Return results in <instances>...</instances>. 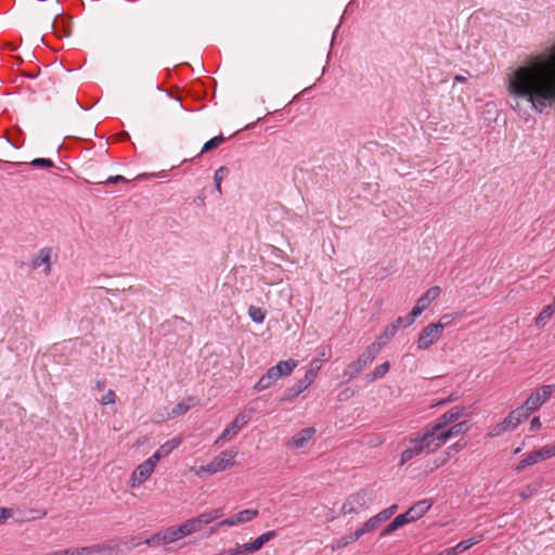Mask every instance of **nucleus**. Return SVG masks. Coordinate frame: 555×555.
<instances>
[{
	"instance_id": "1",
	"label": "nucleus",
	"mask_w": 555,
	"mask_h": 555,
	"mask_svg": "<svg viewBox=\"0 0 555 555\" xmlns=\"http://www.w3.org/2000/svg\"><path fill=\"white\" fill-rule=\"evenodd\" d=\"M507 91L515 102L512 107L518 112L519 100L539 113L555 103V43L545 52L528 55L509 75Z\"/></svg>"
},
{
	"instance_id": "2",
	"label": "nucleus",
	"mask_w": 555,
	"mask_h": 555,
	"mask_svg": "<svg viewBox=\"0 0 555 555\" xmlns=\"http://www.w3.org/2000/svg\"><path fill=\"white\" fill-rule=\"evenodd\" d=\"M382 349L379 343H372L358 357L356 361L350 362L344 371V377L347 380L356 378L369 364H371L377 357Z\"/></svg>"
},
{
	"instance_id": "3",
	"label": "nucleus",
	"mask_w": 555,
	"mask_h": 555,
	"mask_svg": "<svg viewBox=\"0 0 555 555\" xmlns=\"http://www.w3.org/2000/svg\"><path fill=\"white\" fill-rule=\"evenodd\" d=\"M237 455L236 449H229L222 451L219 455H217L211 462L207 465H202L196 470L197 476H202L203 473H207L210 475L224 472L229 468H232L236 462L235 457Z\"/></svg>"
},
{
	"instance_id": "4",
	"label": "nucleus",
	"mask_w": 555,
	"mask_h": 555,
	"mask_svg": "<svg viewBox=\"0 0 555 555\" xmlns=\"http://www.w3.org/2000/svg\"><path fill=\"white\" fill-rule=\"evenodd\" d=\"M428 437L429 436L423 431L418 437L411 439L406 449L401 453L400 465L408 463L416 456L434 452Z\"/></svg>"
},
{
	"instance_id": "5",
	"label": "nucleus",
	"mask_w": 555,
	"mask_h": 555,
	"mask_svg": "<svg viewBox=\"0 0 555 555\" xmlns=\"http://www.w3.org/2000/svg\"><path fill=\"white\" fill-rule=\"evenodd\" d=\"M317 363L313 361L312 364ZM320 370V365L315 364V366L311 365L310 369L306 371L304 378L299 379L294 386L287 388L280 401L282 402H291L295 398H297L300 393H302L306 389L310 387V385L314 382L318 376V372Z\"/></svg>"
},
{
	"instance_id": "6",
	"label": "nucleus",
	"mask_w": 555,
	"mask_h": 555,
	"mask_svg": "<svg viewBox=\"0 0 555 555\" xmlns=\"http://www.w3.org/2000/svg\"><path fill=\"white\" fill-rule=\"evenodd\" d=\"M373 501L372 493L367 490H360L348 496L341 509L344 514H358L360 509L366 508Z\"/></svg>"
},
{
	"instance_id": "7",
	"label": "nucleus",
	"mask_w": 555,
	"mask_h": 555,
	"mask_svg": "<svg viewBox=\"0 0 555 555\" xmlns=\"http://www.w3.org/2000/svg\"><path fill=\"white\" fill-rule=\"evenodd\" d=\"M555 391V385H543L535 389L525 401L524 409L527 410L529 415L537 411L544 402H546L552 393Z\"/></svg>"
},
{
	"instance_id": "8",
	"label": "nucleus",
	"mask_w": 555,
	"mask_h": 555,
	"mask_svg": "<svg viewBox=\"0 0 555 555\" xmlns=\"http://www.w3.org/2000/svg\"><path fill=\"white\" fill-rule=\"evenodd\" d=\"M254 410L244 411L238 413L230 425H228L222 434L215 441L219 444L223 440L232 439L238 431L250 421Z\"/></svg>"
},
{
	"instance_id": "9",
	"label": "nucleus",
	"mask_w": 555,
	"mask_h": 555,
	"mask_svg": "<svg viewBox=\"0 0 555 555\" xmlns=\"http://www.w3.org/2000/svg\"><path fill=\"white\" fill-rule=\"evenodd\" d=\"M443 332V325L441 324H429L425 326L420 333L416 341V347L420 350H426L430 348L441 337Z\"/></svg>"
},
{
	"instance_id": "10",
	"label": "nucleus",
	"mask_w": 555,
	"mask_h": 555,
	"mask_svg": "<svg viewBox=\"0 0 555 555\" xmlns=\"http://www.w3.org/2000/svg\"><path fill=\"white\" fill-rule=\"evenodd\" d=\"M397 509H398L397 504H393V505L383 509L375 516L371 517L367 521H365L363 524V526L360 527V530L362 531L363 534L375 531L377 528H379L382 526L383 522L388 520L397 512Z\"/></svg>"
},
{
	"instance_id": "11",
	"label": "nucleus",
	"mask_w": 555,
	"mask_h": 555,
	"mask_svg": "<svg viewBox=\"0 0 555 555\" xmlns=\"http://www.w3.org/2000/svg\"><path fill=\"white\" fill-rule=\"evenodd\" d=\"M156 464L149 457L143 463H141L132 473L130 477V487L137 488L143 482H145L151 475L154 473Z\"/></svg>"
},
{
	"instance_id": "12",
	"label": "nucleus",
	"mask_w": 555,
	"mask_h": 555,
	"mask_svg": "<svg viewBox=\"0 0 555 555\" xmlns=\"http://www.w3.org/2000/svg\"><path fill=\"white\" fill-rule=\"evenodd\" d=\"M466 411L467 408L463 405L452 408L434 422V430L444 429L450 424L456 422L461 416L465 415Z\"/></svg>"
},
{
	"instance_id": "13",
	"label": "nucleus",
	"mask_w": 555,
	"mask_h": 555,
	"mask_svg": "<svg viewBox=\"0 0 555 555\" xmlns=\"http://www.w3.org/2000/svg\"><path fill=\"white\" fill-rule=\"evenodd\" d=\"M425 434L428 435L429 443L434 450H438L440 447H442L449 439L452 438L450 434V428L446 430H434V423L428 424L425 429Z\"/></svg>"
},
{
	"instance_id": "14",
	"label": "nucleus",
	"mask_w": 555,
	"mask_h": 555,
	"mask_svg": "<svg viewBox=\"0 0 555 555\" xmlns=\"http://www.w3.org/2000/svg\"><path fill=\"white\" fill-rule=\"evenodd\" d=\"M115 545L109 542L69 550L72 555H111Z\"/></svg>"
},
{
	"instance_id": "15",
	"label": "nucleus",
	"mask_w": 555,
	"mask_h": 555,
	"mask_svg": "<svg viewBox=\"0 0 555 555\" xmlns=\"http://www.w3.org/2000/svg\"><path fill=\"white\" fill-rule=\"evenodd\" d=\"M441 293V288L439 286H431L428 288L416 301L414 308V313L420 312L423 313L430 304L436 300Z\"/></svg>"
},
{
	"instance_id": "16",
	"label": "nucleus",
	"mask_w": 555,
	"mask_h": 555,
	"mask_svg": "<svg viewBox=\"0 0 555 555\" xmlns=\"http://www.w3.org/2000/svg\"><path fill=\"white\" fill-rule=\"evenodd\" d=\"M257 516H258L257 509H243V511L238 512L237 514L221 520L220 522H218L217 527L236 526L238 524L248 522Z\"/></svg>"
},
{
	"instance_id": "17",
	"label": "nucleus",
	"mask_w": 555,
	"mask_h": 555,
	"mask_svg": "<svg viewBox=\"0 0 555 555\" xmlns=\"http://www.w3.org/2000/svg\"><path fill=\"white\" fill-rule=\"evenodd\" d=\"M529 417V413L522 406H518L517 409L509 412V414L503 420L505 428L507 430H514L517 428L519 424L526 421Z\"/></svg>"
},
{
	"instance_id": "18",
	"label": "nucleus",
	"mask_w": 555,
	"mask_h": 555,
	"mask_svg": "<svg viewBox=\"0 0 555 555\" xmlns=\"http://www.w3.org/2000/svg\"><path fill=\"white\" fill-rule=\"evenodd\" d=\"M315 434V429L313 427H307L298 431L286 443V446L291 449H300L306 446V443L312 439Z\"/></svg>"
},
{
	"instance_id": "19",
	"label": "nucleus",
	"mask_w": 555,
	"mask_h": 555,
	"mask_svg": "<svg viewBox=\"0 0 555 555\" xmlns=\"http://www.w3.org/2000/svg\"><path fill=\"white\" fill-rule=\"evenodd\" d=\"M51 257H52V248L43 247L38 254L34 257L31 261V267L37 269L41 266H44V273L48 275L51 273Z\"/></svg>"
},
{
	"instance_id": "20",
	"label": "nucleus",
	"mask_w": 555,
	"mask_h": 555,
	"mask_svg": "<svg viewBox=\"0 0 555 555\" xmlns=\"http://www.w3.org/2000/svg\"><path fill=\"white\" fill-rule=\"evenodd\" d=\"M180 438H173L169 441H166L152 456H150V459L157 465L162 457L169 455L176 448L180 446Z\"/></svg>"
},
{
	"instance_id": "21",
	"label": "nucleus",
	"mask_w": 555,
	"mask_h": 555,
	"mask_svg": "<svg viewBox=\"0 0 555 555\" xmlns=\"http://www.w3.org/2000/svg\"><path fill=\"white\" fill-rule=\"evenodd\" d=\"M297 365L298 362L296 360L288 359L285 361H280L276 365L272 366L271 370L279 379L281 377L291 375Z\"/></svg>"
},
{
	"instance_id": "22",
	"label": "nucleus",
	"mask_w": 555,
	"mask_h": 555,
	"mask_svg": "<svg viewBox=\"0 0 555 555\" xmlns=\"http://www.w3.org/2000/svg\"><path fill=\"white\" fill-rule=\"evenodd\" d=\"M278 380L271 367L263 374L255 385L256 391H262L271 387Z\"/></svg>"
},
{
	"instance_id": "23",
	"label": "nucleus",
	"mask_w": 555,
	"mask_h": 555,
	"mask_svg": "<svg viewBox=\"0 0 555 555\" xmlns=\"http://www.w3.org/2000/svg\"><path fill=\"white\" fill-rule=\"evenodd\" d=\"M482 538H483L482 534H477L469 539L463 540V541L459 542L455 546H453L452 550H454L455 555H459V554L467 551L475 544L479 543L482 540Z\"/></svg>"
},
{
	"instance_id": "24",
	"label": "nucleus",
	"mask_w": 555,
	"mask_h": 555,
	"mask_svg": "<svg viewBox=\"0 0 555 555\" xmlns=\"http://www.w3.org/2000/svg\"><path fill=\"white\" fill-rule=\"evenodd\" d=\"M555 312V301L551 305L545 306L535 319V325L543 327Z\"/></svg>"
},
{
	"instance_id": "25",
	"label": "nucleus",
	"mask_w": 555,
	"mask_h": 555,
	"mask_svg": "<svg viewBox=\"0 0 555 555\" xmlns=\"http://www.w3.org/2000/svg\"><path fill=\"white\" fill-rule=\"evenodd\" d=\"M363 535L362 531L359 529H357L356 531H353L352 533L348 534V535H344L341 537L336 545L332 546V550L333 551H336V550H339V548H343V547H346L347 545H349L350 543L352 542H356L357 540H359L361 537Z\"/></svg>"
},
{
	"instance_id": "26",
	"label": "nucleus",
	"mask_w": 555,
	"mask_h": 555,
	"mask_svg": "<svg viewBox=\"0 0 555 555\" xmlns=\"http://www.w3.org/2000/svg\"><path fill=\"white\" fill-rule=\"evenodd\" d=\"M389 369L390 363L388 361H385L380 365H377L371 374L366 375L365 378L369 383H373L377 379L383 378L388 373Z\"/></svg>"
},
{
	"instance_id": "27",
	"label": "nucleus",
	"mask_w": 555,
	"mask_h": 555,
	"mask_svg": "<svg viewBox=\"0 0 555 555\" xmlns=\"http://www.w3.org/2000/svg\"><path fill=\"white\" fill-rule=\"evenodd\" d=\"M406 524L405 518L400 514L380 531V537H387Z\"/></svg>"
},
{
	"instance_id": "28",
	"label": "nucleus",
	"mask_w": 555,
	"mask_h": 555,
	"mask_svg": "<svg viewBox=\"0 0 555 555\" xmlns=\"http://www.w3.org/2000/svg\"><path fill=\"white\" fill-rule=\"evenodd\" d=\"M431 507V501L430 500H422L416 502L413 506L409 508L411 511V514L414 515L416 519H420L427 511Z\"/></svg>"
},
{
	"instance_id": "29",
	"label": "nucleus",
	"mask_w": 555,
	"mask_h": 555,
	"mask_svg": "<svg viewBox=\"0 0 555 555\" xmlns=\"http://www.w3.org/2000/svg\"><path fill=\"white\" fill-rule=\"evenodd\" d=\"M225 138L220 134V135H216L214 138H211L210 140H208L202 147L199 154L197 155V157L202 154H205V153H208L217 147H219L221 144H223L225 142Z\"/></svg>"
},
{
	"instance_id": "30",
	"label": "nucleus",
	"mask_w": 555,
	"mask_h": 555,
	"mask_svg": "<svg viewBox=\"0 0 555 555\" xmlns=\"http://www.w3.org/2000/svg\"><path fill=\"white\" fill-rule=\"evenodd\" d=\"M186 524L192 533L198 532L204 526L208 525L207 519L205 518L204 513L199 514L196 517L190 518L186 520Z\"/></svg>"
},
{
	"instance_id": "31",
	"label": "nucleus",
	"mask_w": 555,
	"mask_h": 555,
	"mask_svg": "<svg viewBox=\"0 0 555 555\" xmlns=\"http://www.w3.org/2000/svg\"><path fill=\"white\" fill-rule=\"evenodd\" d=\"M229 169L225 166H221L215 171L214 175V181H215V189L219 194H222L221 183L223 179L228 176Z\"/></svg>"
},
{
	"instance_id": "32",
	"label": "nucleus",
	"mask_w": 555,
	"mask_h": 555,
	"mask_svg": "<svg viewBox=\"0 0 555 555\" xmlns=\"http://www.w3.org/2000/svg\"><path fill=\"white\" fill-rule=\"evenodd\" d=\"M470 429V424L467 421L456 423L450 427V434L453 437H457L467 433Z\"/></svg>"
},
{
	"instance_id": "33",
	"label": "nucleus",
	"mask_w": 555,
	"mask_h": 555,
	"mask_svg": "<svg viewBox=\"0 0 555 555\" xmlns=\"http://www.w3.org/2000/svg\"><path fill=\"white\" fill-rule=\"evenodd\" d=\"M248 315L254 322L262 323L266 319V311L259 307L249 306Z\"/></svg>"
},
{
	"instance_id": "34",
	"label": "nucleus",
	"mask_w": 555,
	"mask_h": 555,
	"mask_svg": "<svg viewBox=\"0 0 555 555\" xmlns=\"http://www.w3.org/2000/svg\"><path fill=\"white\" fill-rule=\"evenodd\" d=\"M540 487H541V482L530 483V485L526 486L525 489H522L519 492V496L522 500H527V499L531 498L533 494H535L538 492V490L540 489Z\"/></svg>"
},
{
	"instance_id": "35",
	"label": "nucleus",
	"mask_w": 555,
	"mask_h": 555,
	"mask_svg": "<svg viewBox=\"0 0 555 555\" xmlns=\"http://www.w3.org/2000/svg\"><path fill=\"white\" fill-rule=\"evenodd\" d=\"M396 325H387L384 332L379 335L378 341L382 346L396 335Z\"/></svg>"
},
{
	"instance_id": "36",
	"label": "nucleus",
	"mask_w": 555,
	"mask_h": 555,
	"mask_svg": "<svg viewBox=\"0 0 555 555\" xmlns=\"http://www.w3.org/2000/svg\"><path fill=\"white\" fill-rule=\"evenodd\" d=\"M190 410V405L184 402L176 404L172 410L168 413V418H175L186 413Z\"/></svg>"
},
{
	"instance_id": "37",
	"label": "nucleus",
	"mask_w": 555,
	"mask_h": 555,
	"mask_svg": "<svg viewBox=\"0 0 555 555\" xmlns=\"http://www.w3.org/2000/svg\"><path fill=\"white\" fill-rule=\"evenodd\" d=\"M164 545L178 541L173 527H168L162 531Z\"/></svg>"
},
{
	"instance_id": "38",
	"label": "nucleus",
	"mask_w": 555,
	"mask_h": 555,
	"mask_svg": "<svg viewBox=\"0 0 555 555\" xmlns=\"http://www.w3.org/2000/svg\"><path fill=\"white\" fill-rule=\"evenodd\" d=\"M537 451L539 452L542 461L551 459L555 456V444H546Z\"/></svg>"
},
{
	"instance_id": "39",
	"label": "nucleus",
	"mask_w": 555,
	"mask_h": 555,
	"mask_svg": "<svg viewBox=\"0 0 555 555\" xmlns=\"http://www.w3.org/2000/svg\"><path fill=\"white\" fill-rule=\"evenodd\" d=\"M262 547V544L260 543L259 540L255 539L253 542H249V543H244L241 545V548L244 551V554L245 553H254V552H257L259 551L260 548Z\"/></svg>"
},
{
	"instance_id": "40",
	"label": "nucleus",
	"mask_w": 555,
	"mask_h": 555,
	"mask_svg": "<svg viewBox=\"0 0 555 555\" xmlns=\"http://www.w3.org/2000/svg\"><path fill=\"white\" fill-rule=\"evenodd\" d=\"M506 431H508V430H507V428H505V425L502 421L501 423L491 427V429L488 433V437H490V438L500 437L501 435H503Z\"/></svg>"
},
{
	"instance_id": "41",
	"label": "nucleus",
	"mask_w": 555,
	"mask_h": 555,
	"mask_svg": "<svg viewBox=\"0 0 555 555\" xmlns=\"http://www.w3.org/2000/svg\"><path fill=\"white\" fill-rule=\"evenodd\" d=\"M144 544L150 545V546L164 545L162 531H158V532L152 534L150 538L145 539Z\"/></svg>"
},
{
	"instance_id": "42",
	"label": "nucleus",
	"mask_w": 555,
	"mask_h": 555,
	"mask_svg": "<svg viewBox=\"0 0 555 555\" xmlns=\"http://www.w3.org/2000/svg\"><path fill=\"white\" fill-rule=\"evenodd\" d=\"M29 165L36 168H51L54 166V163L49 158H35Z\"/></svg>"
},
{
	"instance_id": "43",
	"label": "nucleus",
	"mask_w": 555,
	"mask_h": 555,
	"mask_svg": "<svg viewBox=\"0 0 555 555\" xmlns=\"http://www.w3.org/2000/svg\"><path fill=\"white\" fill-rule=\"evenodd\" d=\"M173 529L176 531V535H177L178 540L192 534L186 521H184L183 524H181L177 527H173Z\"/></svg>"
},
{
	"instance_id": "44",
	"label": "nucleus",
	"mask_w": 555,
	"mask_h": 555,
	"mask_svg": "<svg viewBox=\"0 0 555 555\" xmlns=\"http://www.w3.org/2000/svg\"><path fill=\"white\" fill-rule=\"evenodd\" d=\"M205 518L207 519L208 525L212 522L214 520H217L223 516V509L222 508H215L210 512L204 513Z\"/></svg>"
},
{
	"instance_id": "45",
	"label": "nucleus",
	"mask_w": 555,
	"mask_h": 555,
	"mask_svg": "<svg viewBox=\"0 0 555 555\" xmlns=\"http://www.w3.org/2000/svg\"><path fill=\"white\" fill-rule=\"evenodd\" d=\"M353 396H354V390L350 387H347V388L343 389L337 395V400L339 402H345V401H348L349 399H351Z\"/></svg>"
},
{
	"instance_id": "46",
	"label": "nucleus",
	"mask_w": 555,
	"mask_h": 555,
	"mask_svg": "<svg viewBox=\"0 0 555 555\" xmlns=\"http://www.w3.org/2000/svg\"><path fill=\"white\" fill-rule=\"evenodd\" d=\"M115 402H116V395L111 389L100 399V403L102 405L114 404Z\"/></svg>"
},
{
	"instance_id": "47",
	"label": "nucleus",
	"mask_w": 555,
	"mask_h": 555,
	"mask_svg": "<svg viewBox=\"0 0 555 555\" xmlns=\"http://www.w3.org/2000/svg\"><path fill=\"white\" fill-rule=\"evenodd\" d=\"M459 315H460V313H457V312L444 314L441 317L440 321L437 324L443 325V328H444L446 326L451 324Z\"/></svg>"
},
{
	"instance_id": "48",
	"label": "nucleus",
	"mask_w": 555,
	"mask_h": 555,
	"mask_svg": "<svg viewBox=\"0 0 555 555\" xmlns=\"http://www.w3.org/2000/svg\"><path fill=\"white\" fill-rule=\"evenodd\" d=\"M103 183H105V184L128 183V179L120 175L111 176Z\"/></svg>"
},
{
	"instance_id": "49",
	"label": "nucleus",
	"mask_w": 555,
	"mask_h": 555,
	"mask_svg": "<svg viewBox=\"0 0 555 555\" xmlns=\"http://www.w3.org/2000/svg\"><path fill=\"white\" fill-rule=\"evenodd\" d=\"M526 459H527V464H529V466L534 465L542 461L539 455V452L537 450L529 452L527 454Z\"/></svg>"
},
{
	"instance_id": "50",
	"label": "nucleus",
	"mask_w": 555,
	"mask_h": 555,
	"mask_svg": "<svg viewBox=\"0 0 555 555\" xmlns=\"http://www.w3.org/2000/svg\"><path fill=\"white\" fill-rule=\"evenodd\" d=\"M216 555H244V551L241 548V545H237L234 548L222 550Z\"/></svg>"
},
{
	"instance_id": "51",
	"label": "nucleus",
	"mask_w": 555,
	"mask_h": 555,
	"mask_svg": "<svg viewBox=\"0 0 555 555\" xmlns=\"http://www.w3.org/2000/svg\"><path fill=\"white\" fill-rule=\"evenodd\" d=\"M421 314L422 313H420V312L414 313V308H413L411 310V312L409 313V315L405 318V320L403 322L404 323L403 326L408 327V326L412 325L414 323L415 319L417 317H420Z\"/></svg>"
},
{
	"instance_id": "52",
	"label": "nucleus",
	"mask_w": 555,
	"mask_h": 555,
	"mask_svg": "<svg viewBox=\"0 0 555 555\" xmlns=\"http://www.w3.org/2000/svg\"><path fill=\"white\" fill-rule=\"evenodd\" d=\"M276 535L275 531H268L266 533H262L261 535H259L257 538V540L260 541V543L263 545L264 543L269 542L270 540H272L274 537Z\"/></svg>"
},
{
	"instance_id": "53",
	"label": "nucleus",
	"mask_w": 555,
	"mask_h": 555,
	"mask_svg": "<svg viewBox=\"0 0 555 555\" xmlns=\"http://www.w3.org/2000/svg\"><path fill=\"white\" fill-rule=\"evenodd\" d=\"M11 516H12V512L10 508L0 507V524H3Z\"/></svg>"
},
{
	"instance_id": "54",
	"label": "nucleus",
	"mask_w": 555,
	"mask_h": 555,
	"mask_svg": "<svg viewBox=\"0 0 555 555\" xmlns=\"http://www.w3.org/2000/svg\"><path fill=\"white\" fill-rule=\"evenodd\" d=\"M457 399H459V396L456 393H451L448 398L438 401L436 405H444V404L454 402Z\"/></svg>"
},
{
	"instance_id": "55",
	"label": "nucleus",
	"mask_w": 555,
	"mask_h": 555,
	"mask_svg": "<svg viewBox=\"0 0 555 555\" xmlns=\"http://www.w3.org/2000/svg\"><path fill=\"white\" fill-rule=\"evenodd\" d=\"M541 426H542V424H541L540 417L534 416L530 422V430H532V431L539 430L541 428Z\"/></svg>"
},
{
	"instance_id": "56",
	"label": "nucleus",
	"mask_w": 555,
	"mask_h": 555,
	"mask_svg": "<svg viewBox=\"0 0 555 555\" xmlns=\"http://www.w3.org/2000/svg\"><path fill=\"white\" fill-rule=\"evenodd\" d=\"M401 516H403L406 520L408 524L412 522V521H415L417 520L413 514H411V511H406L405 513L401 514Z\"/></svg>"
},
{
	"instance_id": "57",
	"label": "nucleus",
	"mask_w": 555,
	"mask_h": 555,
	"mask_svg": "<svg viewBox=\"0 0 555 555\" xmlns=\"http://www.w3.org/2000/svg\"><path fill=\"white\" fill-rule=\"evenodd\" d=\"M527 466H529V464H527V459L525 457L524 460H521L517 466L515 467V470L516 472H521L522 469H525Z\"/></svg>"
},
{
	"instance_id": "58",
	"label": "nucleus",
	"mask_w": 555,
	"mask_h": 555,
	"mask_svg": "<svg viewBox=\"0 0 555 555\" xmlns=\"http://www.w3.org/2000/svg\"><path fill=\"white\" fill-rule=\"evenodd\" d=\"M404 319L402 317H398L390 325H396V331L398 332L399 327L403 325Z\"/></svg>"
},
{
	"instance_id": "59",
	"label": "nucleus",
	"mask_w": 555,
	"mask_h": 555,
	"mask_svg": "<svg viewBox=\"0 0 555 555\" xmlns=\"http://www.w3.org/2000/svg\"><path fill=\"white\" fill-rule=\"evenodd\" d=\"M40 75V69H37L36 72H31V73H25L24 76L30 78V79H35L37 78L38 76Z\"/></svg>"
},
{
	"instance_id": "60",
	"label": "nucleus",
	"mask_w": 555,
	"mask_h": 555,
	"mask_svg": "<svg viewBox=\"0 0 555 555\" xmlns=\"http://www.w3.org/2000/svg\"><path fill=\"white\" fill-rule=\"evenodd\" d=\"M95 388H96L99 391L104 390V388H105V382H104V380H96V382H95Z\"/></svg>"
},
{
	"instance_id": "61",
	"label": "nucleus",
	"mask_w": 555,
	"mask_h": 555,
	"mask_svg": "<svg viewBox=\"0 0 555 555\" xmlns=\"http://www.w3.org/2000/svg\"><path fill=\"white\" fill-rule=\"evenodd\" d=\"M36 515L33 517L34 519L42 518L47 515V511H35Z\"/></svg>"
},
{
	"instance_id": "62",
	"label": "nucleus",
	"mask_w": 555,
	"mask_h": 555,
	"mask_svg": "<svg viewBox=\"0 0 555 555\" xmlns=\"http://www.w3.org/2000/svg\"><path fill=\"white\" fill-rule=\"evenodd\" d=\"M437 555H455V554H454V550H452V547H450V548H447V550L440 552Z\"/></svg>"
},
{
	"instance_id": "63",
	"label": "nucleus",
	"mask_w": 555,
	"mask_h": 555,
	"mask_svg": "<svg viewBox=\"0 0 555 555\" xmlns=\"http://www.w3.org/2000/svg\"><path fill=\"white\" fill-rule=\"evenodd\" d=\"M447 462V457L436 460V467L443 465Z\"/></svg>"
},
{
	"instance_id": "64",
	"label": "nucleus",
	"mask_w": 555,
	"mask_h": 555,
	"mask_svg": "<svg viewBox=\"0 0 555 555\" xmlns=\"http://www.w3.org/2000/svg\"><path fill=\"white\" fill-rule=\"evenodd\" d=\"M463 447H464L463 444H461L460 442H456V443H454V444L451 447V449H454V450H456V451H460Z\"/></svg>"
}]
</instances>
